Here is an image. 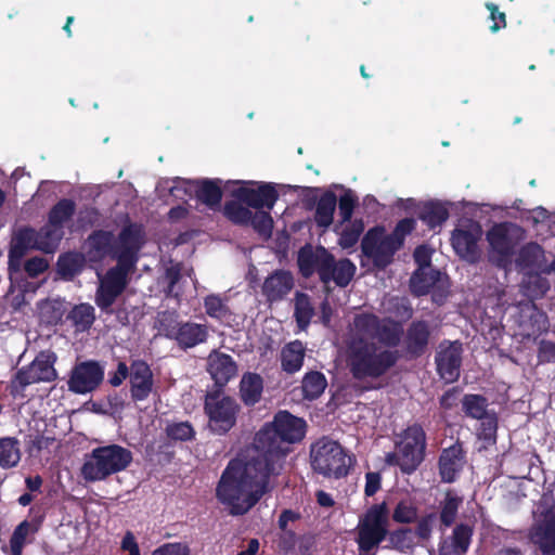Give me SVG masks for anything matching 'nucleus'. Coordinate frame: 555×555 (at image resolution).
Listing matches in <instances>:
<instances>
[{
    "label": "nucleus",
    "mask_w": 555,
    "mask_h": 555,
    "mask_svg": "<svg viewBox=\"0 0 555 555\" xmlns=\"http://www.w3.org/2000/svg\"><path fill=\"white\" fill-rule=\"evenodd\" d=\"M402 334L399 323L379 320L373 314L354 318L347 340V362L354 377H377L395 362L396 353L386 346L396 345Z\"/></svg>",
    "instance_id": "obj_1"
},
{
    "label": "nucleus",
    "mask_w": 555,
    "mask_h": 555,
    "mask_svg": "<svg viewBox=\"0 0 555 555\" xmlns=\"http://www.w3.org/2000/svg\"><path fill=\"white\" fill-rule=\"evenodd\" d=\"M278 470L251 448L223 470L216 496L231 515H244L270 490L269 477Z\"/></svg>",
    "instance_id": "obj_2"
},
{
    "label": "nucleus",
    "mask_w": 555,
    "mask_h": 555,
    "mask_svg": "<svg viewBox=\"0 0 555 555\" xmlns=\"http://www.w3.org/2000/svg\"><path fill=\"white\" fill-rule=\"evenodd\" d=\"M144 243L145 235L139 224H129L120 232L112 248V255L117 260V264L105 274L98 272L99 286L94 301L102 311L112 312V306L128 285V276L135 269L139 250Z\"/></svg>",
    "instance_id": "obj_3"
},
{
    "label": "nucleus",
    "mask_w": 555,
    "mask_h": 555,
    "mask_svg": "<svg viewBox=\"0 0 555 555\" xmlns=\"http://www.w3.org/2000/svg\"><path fill=\"white\" fill-rule=\"evenodd\" d=\"M306 434V422L286 411L279 412L271 424L260 429L254 441L253 450L271 467L279 470L288 452L286 443L300 441Z\"/></svg>",
    "instance_id": "obj_4"
},
{
    "label": "nucleus",
    "mask_w": 555,
    "mask_h": 555,
    "mask_svg": "<svg viewBox=\"0 0 555 555\" xmlns=\"http://www.w3.org/2000/svg\"><path fill=\"white\" fill-rule=\"evenodd\" d=\"M131 462L130 450L119 444H107L87 454L80 472L86 481L95 482L125 470Z\"/></svg>",
    "instance_id": "obj_5"
},
{
    "label": "nucleus",
    "mask_w": 555,
    "mask_h": 555,
    "mask_svg": "<svg viewBox=\"0 0 555 555\" xmlns=\"http://www.w3.org/2000/svg\"><path fill=\"white\" fill-rule=\"evenodd\" d=\"M63 235V230L52 225L50 222L40 231L29 228L18 230L12 240L9 253L10 270L18 269L20 261L27 249L54 253Z\"/></svg>",
    "instance_id": "obj_6"
},
{
    "label": "nucleus",
    "mask_w": 555,
    "mask_h": 555,
    "mask_svg": "<svg viewBox=\"0 0 555 555\" xmlns=\"http://www.w3.org/2000/svg\"><path fill=\"white\" fill-rule=\"evenodd\" d=\"M489 261L507 269L514 259L516 246L525 238V231L517 224L502 222L494 224L486 235Z\"/></svg>",
    "instance_id": "obj_7"
},
{
    "label": "nucleus",
    "mask_w": 555,
    "mask_h": 555,
    "mask_svg": "<svg viewBox=\"0 0 555 555\" xmlns=\"http://www.w3.org/2000/svg\"><path fill=\"white\" fill-rule=\"evenodd\" d=\"M424 450L425 434L422 427L412 425L397 436L395 451L386 455V462L410 474L423 461Z\"/></svg>",
    "instance_id": "obj_8"
},
{
    "label": "nucleus",
    "mask_w": 555,
    "mask_h": 555,
    "mask_svg": "<svg viewBox=\"0 0 555 555\" xmlns=\"http://www.w3.org/2000/svg\"><path fill=\"white\" fill-rule=\"evenodd\" d=\"M312 469L327 478H341L347 475L351 457L339 443L328 439H321L311 447Z\"/></svg>",
    "instance_id": "obj_9"
},
{
    "label": "nucleus",
    "mask_w": 555,
    "mask_h": 555,
    "mask_svg": "<svg viewBox=\"0 0 555 555\" xmlns=\"http://www.w3.org/2000/svg\"><path fill=\"white\" fill-rule=\"evenodd\" d=\"M389 512L385 502L372 505L359 519L357 542L361 553H369L388 534Z\"/></svg>",
    "instance_id": "obj_10"
},
{
    "label": "nucleus",
    "mask_w": 555,
    "mask_h": 555,
    "mask_svg": "<svg viewBox=\"0 0 555 555\" xmlns=\"http://www.w3.org/2000/svg\"><path fill=\"white\" fill-rule=\"evenodd\" d=\"M54 362V353L40 352L29 365L16 372L10 384L11 395L13 397L23 396L25 388L29 385L54 380L56 378Z\"/></svg>",
    "instance_id": "obj_11"
},
{
    "label": "nucleus",
    "mask_w": 555,
    "mask_h": 555,
    "mask_svg": "<svg viewBox=\"0 0 555 555\" xmlns=\"http://www.w3.org/2000/svg\"><path fill=\"white\" fill-rule=\"evenodd\" d=\"M231 195L256 210H271L278 201V192L272 183L255 181H229Z\"/></svg>",
    "instance_id": "obj_12"
},
{
    "label": "nucleus",
    "mask_w": 555,
    "mask_h": 555,
    "mask_svg": "<svg viewBox=\"0 0 555 555\" xmlns=\"http://www.w3.org/2000/svg\"><path fill=\"white\" fill-rule=\"evenodd\" d=\"M398 242L384 228H374L362 240V254L376 268L383 269L392 261L393 255L400 248Z\"/></svg>",
    "instance_id": "obj_13"
},
{
    "label": "nucleus",
    "mask_w": 555,
    "mask_h": 555,
    "mask_svg": "<svg viewBox=\"0 0 555 555\" xmlns=\"http://www.w3.org/2000/svg\"><path fill=\"white\" fill-rule=\"evenodd\" d=\"M205 411L210 429L217 434H224L234 426L238 405L234 399L216 391L206 396Z\"/></svg>",
    "instance_id": "obj_14"
},
{
    "label": "nucleus",
    "mask_w": 555,
    "mask_h": 555,
    "mask_svg": "<svg viewBox=\"0 0 555 555\" xmlns=\"http://www.w3.org/2000/svg\"><path fill=\"white\" fill-rule=\"evenodd\" d=\"M482 236L481 225L473 220H464L453 230L451 244L462 259L476 262L480 257L479 241Z\"/></svg>",
    "instance_id": "obj_15"
},
{
    "label": "nucleus",
    "mask_w": 555,
    "mask_h": 555,
    "mask_svg": "<svg viewBox=\"0 0 555 555\" xmlns=\"http://www.w3.org/2000/svg\"><path fill=\"white\" fill-rule=\"evenodd\" d=\"M104 378L103 367L95 361L76 364L67 382L68 389L78 395H86L99 387Z\"/></svg>",
    "instance_id": "obj_16"
},
{
    "label": "nucleus",
    "mask_w": 555,
    "mask_h": 555,
    "mask_svg": "<svg viewBox=\"0 0 555 555\" xmlns=\"http://www.w3.org/2000/svg\"><path fill=\"white\" fill-rule=\"evenodd\" d=\"M221 181L202 180L189 181L178 180L176 185L170 189L173 196H178L180 191H184L190 197L195 196L199 202L214 208L221 201Z\"/></svg>",
    "instance_id": "obj_17"
},
{
    "label": "nucleus",
    "mask_w": 555,
    "mask_h": 555,
    "mask_svg": "<svg viewBox=\"0 0 555 555\" xmlns=\"http://www.w3.org/2000/svg\"><path fill=\"white\" fill-rule=\"evenodd\" d=\"M530 539L545 555H555V508L535 512Z\"/></svg>",
    "instance_id": "obj_18"
},
{
    "label": "nucleus",
    "mask_w": 555,
    "mask_h": 555,
    "mask_svg": "<svg viewBox=\"0 0 555 555\" xmlns=\"http://www.w3.org/2000/svg\"><path fill=\"white\" fill-rule=\"evenodd\" d=\"M165 335L182 349L193 348L206 341L207 326L194 322H175L165 327Z\"/></svg>",
    "instance_id": "obj_19"
},
{
    "label": "nucleus",
    "mask_w": 555,
    "mask_h": 555,
    "mask_svg": "<svg viewBox=\"0 0 555 555\" xmlns=\"http://www.w3.org/2000/svg\"><path fill=\"white\" fill-rule=\"evenodd\" d=\"M462 345L459 341H444L436 357L437 369L442 379L453 383L460 376Z\"/></svg>",
    "instance_id": "obj_20"
},
{
    "label": "nucleus",
    "mask_w": 555,
    "mask_h": 555,
    "mask_svg": "<svg viewBox=\"0 0 555 555\" xmlns=\"http://www.w3.org/2000/svg\"><path fill=\"white\" fill-rule=\"evenodd\" d=\"M330 262L331 254L324 247L306 246L299 250L298 266L305 276L313 272H318L321 279L327 276Z\"/></svg>",
    "instance_id": "obj_21"
},
{
    "label": "nucleus",
    "mask_w": 555,
    "mask_h": 555,
    "mask_svg": "<svg viewBox=\"0 0 555 555\" xmlns=\"http://www.w3.org/2000/svg\"><path fill=\"white\" fill-rule=\"evenodd\" d=\"M207 371L216 385L222 387L236 376L237 365L231 356L212 351L208 356Z\"/></svg>",
    "instance_id": "obj_22"
},
{
    "label": "nucleus",
    "mask_w": 555,
    "mask_h": 555,
    "mask_svg": "<svg viewBox=\"0 0 555 555\" xmlns=\"http://www.w3.org/2000/svg\"><path fill=\"white\" fill-rule=\"evenodd\" d=\"M473 535L470 526L460 524L452 533L442 539L439 545V555H465L469 548Z\"/></svg>",
    "instance_id": "obj_23"
},
{
    "label": "nucleus",
    "mask_w": 555,
    "mask_h": 555,
    "mask_svg": "<svg viewBox=\"0 0 555 555\" xmlns=\"http://www.w3.org/2000/svg\"><path fill=\"white\" fill-rule=\"evenodd\" d=\"M131 395L134 400H145L153 388V375L150 366L142 361L131 365L130 372Z\"/></svg>",
    "instance_id": "obj_24"
},
{
    "label": "nucleus",
    "mask_w": 555,
    "mask_h": 555,
    "mask_svg": "<svg viewBox=\"0 0 555 555\" xmlns=\"http://www.w3.org/2000/svg\"><path fill=\"white\" fill-rule=\"evenodd\" d=\"M294 287V279L288 271L278 270L263 282L262 293L269 301L281 300Z\"/></svg>",
    "instance_id": "obj_25"
},
{
    "label": "nucleus",
    "mask_w": 555,
    "mask_h": 555,
    "mask_svg": "<svg viewBox=\"0 0 555 555\" xmlns=\"http://www.w3.org/2000/svg\"><path fill=\"white\" fill-rule=\"evenodd\" d=\"M543 257L544 254L542 248L535 243H530L520 249L516 263L521 269L538 270L541 272H551L555 270V261L550 268H546L542 263Z\"/></svg>",
    "instance_id": "obj_26"
},
{
    "label": "nucleus",
    "mask_w": 555,
    "mask_h": 555,
    "mask_svg": "<svg viewBox=\"0 0 555 555\" xmlns=\"http://www.w3.org/2000/svg\"><path fill=\"white\" fill-rule=\"evenodd\" d=\"M464 464L460 446L446 449L440 456V474L444 481H454Z\"/></svg>",
    "instance_id": "obj_27"
},
{
    "label": "nucleus",
    "mask_w": 555,
    "mask_h": 555,
    "mask_svg": "<svg viewBox=\"0 0 555 555\" xmlns=\"http://www.w3.org/2000/svg\"><path fill=\"white\" fill-rule=\"evenodd\" d=\"M415 262L418 264V269L414 272L411 278V289L413 293H423L426 289V285L421 283L422 274L426 272L430 273L431 249L427 246H418L414 251ZM430 280L435 279V274L428 275Z\"/></svg>",
    "instance_id": "obj_28"
},
{
    "label": "nucleus",
    "mask_w": 555,
    "mask_h": 555,
    "mask_svg": "<svg viewBox=\"0 0 555 555\" xmlns=\"http://www.w3.org/2000/svg\"><path fill=\"white\" fill-rule=\"evenodd\" d=\"M356 273V266L348 259L335 261L331 255V262L328 263V274L322 278L324 283L334 281L339 286H346L352 280Z\"/></svg>",
    "instance_id": "obj_29"
},
{
    "label": "nucleus",
    "mask_w": 555,
    "mask_h": 555,
    "mask_svg": "<svg viewBox=\"0 0 555 555\" xmlns=\"http://www.w3.org/2000/svg\"><path fill=\"white\" fill-rule=\"evenodd\" d=\"M305 347L299 340L286 345L281 353L282 367L288 373H295L302 366Z\"/></svg>",
    "instance_id": "obj_30"
},
{
    "label": "nucleus",
    "mask_w": 555,
    "mask_h": 555,
    "mask_svg": "<svg viewBox=\"0 0 555 555\" xmlns=\"http://www.w3.org/2000/svg\"><path fill=\"white\" fill-rule=\"evenodd\" d=\"M437 275L435 279H429V272H426L425 274H422L421 283L426 285V289L423 293H415L416 295H424L428 292H433V298L436 302H442L449 288V280L447 275L442 274L441 272L430 269V274Z\"/></svg>",
    "instance_id": "obj_31"
},
{
    "label": "nucleus",
    "mask_w": 555,
    "mask_h": 555,
    "mask_svg": "<svg viewBox=\"0 0 555 555\" xmlns=\"http://www.w3.org/2000/svg\"><path fill=\"white\" fill-rule=\"evenodd\" d=\"M262 378L256 373H245L241 379L240 391L246 404H255L262 393Z\"/></svg>",
    "instance_id": "obj_32"
},
{
    "label": "nucleus",
    "mask_w": 555,
    "mask_h": 555,
    "mask_svg": "<svg viewBox=\"0 0 555 555\" xmlns=\"http://www.w3.org/2000/svg\"><path fill=\"white\" fill-rule=\"evenodd\" d=\"M314 315V306L308 295L297 293L294 298V317L301 331L308 328Z\"/></svg>",
    "instance_id": "obj_33"
},
{
    "label": "nucleus",
    "mask_w": 555,
    "mask_h": 555,
    "mask_svg": "<svg viewBox=\"0 0 555 555\" xmlns=\"http://www.w3.org/2000/svg\"><path fill=\"white\" fill-rule=\"evenodd\" d=\"M20 441L12 437L0 438V467H15L21 461Z\"/></svg>",
    "instance_id": "obj_34"
},
{
    "label": "nucleus",
    "mask_w": 555,
    "mask_h": 555,
    "mask_svg": "<svg viewBox=\"0 0 555 555\" xmlns=\"http://www.w3.org/2000/svg\"><path fill=\"white\" fill-rule=\"evenodd\" d=\"M336 205L337 198L332 192H327L319 198L314 216L319 227L327 228L333 222Z\"/></svg>",
    "instance_id": "obj_35"
},
{
    "label": "nucleus",
    "mask_w": 555,
    "mask_h": 555,
    "mask_svg": "<svg viewBox=\"0 0 555 555\" xmlns=\"http://www.w3.org/2000/svg\"><path fill=\"white\" fill-rule=\"evenodd\" d=\"M422 220L431 229L441 227L449 218V204L442 202H431L425 205Z\"/></svg>",
    "instance_id": "obj_36"
},
{
    "label": "nucleus",
    "mask_w": 555,
    "mask_h": 555,
    "mask_svg": "<svg viewBox=\"0 0 555 555\" xmlns=\"http://www.w3.org/2000/svg\"><path fill=\"white\" fill-rule=\"evenodd\" d=\"M463 504V498L454 491H448L440 502V520L449 527L456 519L459 508Z\"/></svg>",
    "instance_id": "obj_37"
},
{
    "label": "nucleus",
    "mask_w": 555,
    "mask_h": 555,
    "mask_svg": "<svg viewBox=\"0 0 555 555\" xmlns=\"http://www.w3.org/2000/svg\"><path fill=\"white\" fill-rule=\"evenodd\" d=\"M327 386L325 376L320 372H309L302 379V393L308 400L320 397Z\"/></svg>",
    "instance_id": "obj_38"
},
{
    "label": "nucleus",
    "mask_w": 555,
    "mask_h": 555,
    "mask_svg": "<svg viewBox=\"0 0 555 555\" xmlns=\"http://www.w3.org/2000/svg\"><path fill=\"white\" fill-rule=\"evenodd\" d=\"M204 308L207 315L221 322H228L231 318L227 301L219 295L212 294L205 297Z\"/></svg>",
    "instance_id": "obj_39"
},
{
    "label": "nucleus",
    "mask_w": 555,
    "mask_h": 555,
    "mask_svg": "<svg viewBox=\"0 0 555 555\" xmlns=\"http://www.w3.org/2000/svg\"><path fill=\"white\" fill-rule=\"evenodd\" d=\"M75 209L76 205L73 201L62 199L51 209L48 222L63 230L74 215Z\"/></svg>",
    "instance_id": "obj_40"
},
{
    "label": "nucleus",
    "mask_w": 555,
    "mask_h": 555,
    "mask_svg": "<svg viewBox=\"0 0 555 555\" xmlns=\"http://www.w3.org/2000/svg\"><path fill=\"white\" fill-rule=\"evenodd\" d=\"M85 266V257L78 253L61 256L57 261L59 272L64 278H72L79 273Z\"/></svg>",
    "instance_id": "obj_41"
},
{
    "label": "nucleus",
    "mask_w": 555,
    "mask_h": 555,
    "mask_svg": "<svg viewBox=\"0 0 555 555\" xmlns=\"http://www.w3.org/2000/svg\"><path fill=\"white\" fill-rule=\"evenodd\" d=\"M69 318L79 331H86L94 322V308L89 304H80L74 307Z\"/></svg>",
    "instance_id": "obj_42"
},
{
    "label": "nucleus",
    "mask_w": 555,
    "mask_h": 555,
    "mask_svg": "<svg viewBox=\"0 0 555 555\" xmlns=\"http://www.w3.org/2000/svg\"><path fill=\"white\" fill-rule=\"evenodd\" d=\"M463 409L468 416L477 420L491 414L487 410L486 399L479 395H466L463 398Z\"/></svg>",
    "instance_id": "obj_43"
},
{
    "label": "nucleus",
    "mask_w": 555,
    "mask_h": 555,
    "mask_svg": "<svg viewBox=\"0 0 555 555\" xmlns=\"http://www.w3.org/2000/svg\"><path fill=\"white\" fill-rule=\"evenodd\" d=\"M243 204L244 203L238 199L227 203L224 206V215L234 223L249 224L253 211L249 207H245Z\"/></svg>",
    "instance_id": "obj_44"
},
{
    "label": "nucleus",
    "mask_w": 555,
    "mask_h": 555,
    "mask_svg": "<svg viewBox=\"0 0 555 555\" xmlns=\"http://www.w3.org/2000/svg\"><path fill=\"white\" fill-rule=\"evenodd\" d=\"M392 519L399 524H411L417 519V507L410 499L398 502L392 512Z\"/></svg>",
    "instance_id": "obj_45"
},
{
    "label": "nucleus",
    "mask_w": 555,
    "mask_h": 555,
    "mask_svg": "<svg viewBox=\"0 0 555 555\" xmlns=\"http://www.w3.org/2000/svg\"><path fill=\"white\" fill-rule=\"evenodd\" d=\"M112 242V234L108 232H98L91 235L88 240V246L90 248V259L98 260L108 250Z\"/></svg>",
    "instance_id": "obj_46"
},
{
    "label": "nucleus",
    "mask_w": 555,
    "mask_h": 555,
    "mask_svg": "<svg viewBox=\"0 0 555 555\" xmlns=\"http://www.w3.org/2000/svg\"><path fill=\"white\" fill-rule=\"evenodd\" d=\"M37 530V526L34 524H30L28 521H23L17 526V528L14 530L10 546H11V553L12 555H21L22 548L26 542L27 537L30 533H34Z\"/></svg>",
    "instance_id": "obj_47"
},
{
    "label": "nucleus",
    "mask_w": 555,
    "mask_h": 555,
    "mask_svg": "<svg viewBox=\"0 0 555 555\" xmlns=\"http://www.w3.org/2000/svg\"><path fill=\"white\" fill-rule=\"evenodd\" d=\"M270 210L259 209L253 212L249 224L263 237H269L273 228Z\"/></svg>",
    "instance_id": "obj_48"
},
{
    "label": "nucleus",
    "mask_w": 555,
    "mask_h": 555,
    "mask_svg": "<svg viewBox=\"0 0 555 555\" xmlns=\"http://www.w3.org/2000/svg\"><path fill=\"white\" fill-rule=\"evenodd\" d=\"M428 327L425 323L418 322L414 323L409 331V346L410 348L416 352L422 349L428 339Z\"/></svg>",
    "instance_id": "obj_49"
},
{
    "label": "nucleus",
    "mask_w": 555,
    "mask_h": 555,
    "mask_svg": "<svg viewBox=\"0 0 555 555\" xmlns=\"http://www.w3.org/2000/svg\"><path fill=\"white\" fill-rule=\"evenodd\" d=\"M390 545L400 551H406L414 546V533L411 529H399L389 534Z\"/></svg>",
    "instance_id": "obj_50"
},
{
    "label": "nucleus",
    "mask_w": 555,
    "mask_h": 555,
    "mask_svg": "<svg viewBox=\"0 0 555 555\" xmlns=\"http://www.w3.org/2000/svg\"><path fill=\"white\" fill-rule=\"evenodd\" d=\"M363 231V224L361 221H356L348 224L341 232L338 244L343 248L352 247L359 240Z\"/></svg>",
    "instance_id": "obj_51"
},
{
    "label": "nucleus",
    "mask_w": 555,
    "mask_h": 555,
    "mask_svg": "<svg viewBox=\"0 0 555 555\" xmlns=\"http://www.w3.org/2000/svg\"><path fill=\"white\" fill-rule=\"evenodd\" d=\"M166 433L175 440H189L193 437L194 430L188 422L173 423L167 426Z\"/></svg>",
    "instance_id": "obj_52"
},
{
    "label": "nucleus",
    "mask_w": 555,
    "mask_h": 555,
    "mask_svg": "<svg viewBox=\"0 0 555 555\" xmlns=\"http://www.w3.org/2000/svg\"><path fill=\"white\" fill-rule=\"evenodd\" d=\"M190 547L186 543H165L155 548L151 555H190Z\"/></svg>",
    "instance_id": "obj_53"
},
{
    "label": "nucleus",
    "mask_w": 555,
    "mask_h": 555,
    "mask_svg": "<svg viewBox=\"0 0 555 555\" xmlns=\"http://www.w3.org/2000/svg\"><path fill=\"white\" fill-rule=\"evenodd\" d=\"M530 310V319L532 321V330L527 332L528 336L538 335L542 332H545L548 326L546 315L537 310L533 306L528 307Z\"/></svg>",
    "instance_id": "obj_54"
},
{
    "label": "nucleus",
    "mask_w": 555,
    "mask_h": 555,
    "mask_svg": "<svg viewBox=\"0 0 555 555\" xmlns=\"http://www.w3.org/2000/svg\"><path fill=\"white\" fill-rule=\"evenodd\" d=\"M415 220L412 218H405L398 222L395 230L389 232L391 238L399 241V247L402 246L406 234L411 233L415 228Z\"/></svg>",
    "instance_id": "obj_55"
},
{
    "label": "nucleus",
    "mask_w": 555,
    "mask_h": 555,
    "mask_svg": "<svg viewBox=\"0 0 555 555\" xmlns=\"http://www.w3.org/2000/svg\"><path fill=\"white\" fill-rule=\"evenodd\" d=\"M354 205H356V197L352 192L347 191L340 196L339 203H338V208H339V215H340L343 221L350 220L352 212H353Z\"/></svg>",
    "instance_id": "obj_56"
},
{
    "label": "nucleus",
    "mask_w": 555,
    "mask_h": 555,
    "mask_svg": "<svg viewBox=\"0 0 555 555\" xmlns=\"http://www.w3.org/2000/svg\"><path fill=\"white\" fill-rule=\"evenodd\" d=\"M435 520L436 516L434 514L422 517L417 522L415 534L423 540H428L431 535Z\"/></svg>",
    "instance_id": "obj_57"
},
{
    "label": "nucleus",
    "mask_w": 555,
    "mask_h": 555,
    "mask_svg": "<svg viewBox=\"0 0 555 555\" xmlns=\"http://www.w3.org/2000/svg\"><path fill=\"white\" fill-rule=\"evenodd\" d=\"M481 421V430L480 435L487 439V440H494L496 427H498V421L494 413H491L490 415H487Z\"/></svg>",
    "instance_id": "obj_58"
},
{
    "label": "nucleus",
    "mask_w": 555,
    "mask_h": 555,
    "mask_svg": "<svg viewBox=\"0 0 555 555\" xmlns=\"http://www.w3.org/2000/svg\"><path fill=\"white\" fill-rule=\"evenodd\" d=\"M486 7L490 12V18L493 22L490 27L491 31L495 33L499 29L504 28L506 26L505 14L500 12L498 7L493 3H487Z\"/></svg>",
    "instance_id": "obj_59"
},
{
    "label": "nucleus",
    "mask_w": 555,
    "mask_h": 555,
    "mask_svg": "<svg viewBox=\"0 0 555 555\" xmlns=\"http://www.w3.org/2000/svg\"><path fill=\"white\" fill-rule=\"evenodd\" d=\"M165 279L168 283V294L178 296L175 287L177 282L181 279V267L179 264H172L167 268Z\"/></svg>",
    "instance_id": "obj_60"
},
{
    "label": "nucleus",
    "mask_w": 555,
    "mask_h": 555,
    "mask_svg": "<svg viewBox=\"0 0 555 555\" xmlns=\"http://www.w3.org/2000/svg\"><path fill=\"white\" fill-rule=\"evenodd\" d=\"M48 266V261L44 258L34 257L26 262L25 270L29 276L34 278L44 272Z\"/></svg>",
    "instance_id": "obj_61"
},
{
    "label": "nucleus",
    "mask_w": 555,
    "mask_h": 555,
    "mask_svg": "<svg viewBox=\"0 0 555 555\" xmlns=\"http://www.w3.org/2000/svg\"><path fill=\"white\" fill-rule=\"evenodd\" d=\"M380 475L375 472H370L365 475L364 493L367 496L374 495L380 488Z\"/></svg>",
    "instance_id": "obj_62"
},
{
    "label": "nucleus",
    "mask_w": 555,
    "mask_h": 555,
    "mask_svg": "<svg viewBox=\"0 0 555 555\" xmlns=\"http://www.w3.org/2000/svg\"><path fill=\"white\" fill-rule=\"evenodd\" d=\"M539 358L543 362L555 360V343L542 340L539 348Z\"/></svg>",
    "instance_id": "obj_63"
},
{
    "label": "nucleus",
    "mask_w": 555,
    "mask_h": 555,
    "mask_svg": "<svg viewBox=\"0 0 555 555\" xmlns=\"http://www.w3.org/2000/svg\"><path fill=\"white\" fill-rule=\"evenodd\" d=\"M121 548L127 551L129 555H141L139 545L131 532H127L121 541Z\"/></svg>",
    "instance_id": "obj_64"
}]
</instances>
